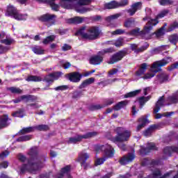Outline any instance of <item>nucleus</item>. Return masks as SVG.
<instances>
[{
	"mask_svg": "<svg viewBox=\"0 0 178 178\" xmlns=\"http://www.w3.org/2000/svg\"><path fill=\"white\" fill-rule=\"evenodd\" d=\"M177 67H178V63H175V64H173L172 65L168 67V70H170V72L175 69H177Z\"/></svg>",
	"mask_w": 178,
	"mask_h": 178,
	"instance_id": "nucleus-63",
	"label": "nucleus"
},
{
	"mask_svg": "<svg viewBox=\"0 0 178 178\" xmlns=\"http://www.w3.org/2000/svg\"><path fill=\"white\" fill-rule=\"evenodd\" d=\"M8 115H4L0 121V129L2 127H6L8 126Z\"/></svg>",
	"mask_w": 178,
	"mask_h": 178,
	"instance_id": "nucleus-36",
	"label": "nucleus"
},
{
	"mask_svg": "<svg viewBox=\"0 0 178 178\" xmlns=\"http://www.w3.org/2000/svg\"><path fill=\"white\" fill-rule=\"evenodd\" d=\"M56 18V15H51V14H44L40 17V20L42 22H46L47 23L51 22V24H47V26L49 27V26H52V24H55V20L54 19Z\"/></svg>",
	"mask_w": 178,
	"mask_h": 178,
	"instance_id": "nucleus-13",
	"label": "nucleus"
},
{
	"mask_svg": "<svg viewBox=\"0 0 178 178\" xmlns=\"http://www.w3.org/2000/svg\"><path fill=\"white\" fill-rule=\"evenodd\" d=\"M95 81V79L94 78H89L86 80H85L80 86L79 88H85V87H87V86H90V84H92Z\"/></svg>",
	"mask_w": 178,
	"mask_h": 178,
	"instance_id": "nucleus-25",
	"label": "nucleus"
},
{
	"mask_svg": "<svg viewBox=\"0 0 178 178\" xmlns=\"http://www.w3.org/2000/svg\"><path fill=\"white\" fill-rule=\"evenodd\" d=\"M97 136L96 132H88L85 135H77L74 137L70 138L68 140V144H76V143H80L83 138H91Z\"/></svg>",
	"mask_w": 178,
	"mask_h": 178,
	"instance_id": "nucleus-8",
	"label": "nucleus"
},
{
	"mask_svg": "<svg viewBox=\"0 0 178 178\" xmlns=\"http://www.w3.org/2000/svg\"><path fill=\"white\" fill-rule=\"evenodd\" d=\"M62 74H63V73H62L60 72L50 74L49 75H47L45 77V80H46L47 83H51V82L54 81V80H58V79H59V77L62 76Z\"/></svg>",
	"mask_w": 178,
	"mask_h": 178,
	"instance_id": "nucleus-17",
	"label": "nucleus"
},
{
	"mask_svg": "<svg viewBox=\"0 0 178 178\" xmlns=\"http://www.w3.org/2000/svg\"><path fill=\"white\" fill-rule=\"evenodd\" d=\"M168 79V76L166 74H161L157 76V80L160 83H163V81H166Z\"/></svg>",
	"mask_w": 178,
	"mask_h": 178,
	"instance_id": "nucleus-39",
	"label": "nucleus"
},
{
	"mask_svg": "<svg viewBox=\"0 0 178 178\" xmlns=\"http://www.w3.org/2000/svg\"><path fill=\"white\" fill-rule=\"evenodd\" d=\"M138 122L140 123V124H138L137 127L138 131H140V130L142 129L143 127H144V126H145V124L149 123V122L147 120V118H145V117H141L138 120Z\"/></svg>",
	"mask_w": 178,
	"mask_h": 178,
	"instance_id": "nucleus-22",
	"label": "nucleus"
},
{
	"mask_svg": "<svg viewBox=\"0 0 178 178\" xmlns=\"http://www.w3.org/2000/svg\"><path fill=\"white\" fill-rule=\"evenodd\" d=\"M141 8H143V3L141 2H136L131 6L127 12L129 16H134V15H136V12L140 10Z\"/></svg>",
	"mask_w": 178,
	"mask_h": 178,
	"instance_id": "nucleus-14",
	"label": "nucleus"
},
{
	"mask_svg": "<svg viewBox=\"0 0 178 178\" xmlns=\"http://www.w3.org/2000/svg\"><path fill=\"white\" fill-rule=\"evenodd\" d=\"M138 101H139L140 105L143 106L144 105V104H145V102H147V101H149V97H142L139 98Z\"/></svg>",
	"mask_w": 178,
	"mask_h": 178,
	"instance_id": "nucleus-51",
	"label": "nucleus"
},
{
	"mask_svg": "<svg viewBox=\"0 0 178 178\" xmlns=\"http://www.w3.org/2000/svg\"><path fill=\"white\" fill-rule=\"evenodd\" d=\"M20 98L21 101L24 102H29V101H33V99H34L33 97L31 95H22Z\"/></svg>",
	"mask_w": 178,
	"mask_h": 178,
	"instance_id": "nucleus-41",
	"label": "nucleus"
},
{
	"mask_svg": "<svg viewBox=\"0 0 178 178\" xmlns=\"http://www.w3.org/2000/svg\"><path fill=\"white\" fill-rule=\"evenodd\" d=\"M32 51L36 55H44V54L45 53V50H44V49H42V47L40 46H35L33 47Z\"/></svg>",
	"mask_w": 178,
	"mask_h": 178,
	"instance_id": "nucleus-27",
	"label": "nucleus"
},
{
	"mask_svg": "<svg viewBox=\"0 0 178 178\" xmlns=\"http://www.w3.org/2000/svg\"><path fill=\"white\" fill-rule=\"evenodd\" d=\"M168 48H169L168 45H163V46H161V47L155 49L153 51V52H154V54H158L159 52H162V51H165V49H168Z\"/></svg>",
	"mask_w": 178,
	"mask_h": 178,
	"instance_id": "nucleus-42",
	"label": "nucleus"
},
{
	"mask_svg": "<svg viewBox=\"0 0 178 178\" xmlns=\"http://www.w3.org/2000/svg\"><path fill=\"white\" fill-rule=\"evenodd\" d=\"M8 90L13 92V94H22V90L19 88L11 87Z\"/></svg>",
	"mask_w": 178,
	"mask_h": 178,
	"instance_id": "nucleus-47",
	"label": "nucleus"
},
{
	"mask_svg": "<svg viewBox=\"0 0 178 178\" xmlns=\"http://www.w3.org/2000/svg\"><path fill=\"white\" fill-rule=\"evenodd\" d=\"M163 104H165V100L163 99V97H160V99L156 102V106L154 108L155 119H161L162 118V115L158 113V112L161 111V107L163 106Z\"/></svg>",
	"mask_w": 178,
	"mask_h": 178,
	"instance_id": "nucleus-12",
	"label": "nucleus"
},
{
	"mask_svg": "<svg viewBox=\"0 0 178 178\" xmlns=\"http://www.w3.org/2000/svg\"><path fill=\"white\" fill-rule=\"evenodd\" d=\"M127 5H129V0H122L118 3V8L126 6Z\"/></svg>",
	"mask_w": 178,
	"mask_h": 178,
	"instance_id": "nucleus-59",
	"label": "nucleus"
},
{
	"mask_svg": "<svg viewBox=\"0 0 178 178\" xmlns=\"http://www.w3.org/2000/svg\"><path fill=\"white\" fill-rule=\"evenodd\" d=\"M155 129H156V125H152L149 127V128L144 132V136H145V137H148L149 136H151V134H152V131H154Z\"/></svg>",
	"mask_w": 178,
	"mask_h": 178,
	"instance_id": "nucleus-37",
	"label": "nucleus"
},
{
	"mask_svg": "<svg viewBox=\"0 0 178 178\" xmlns=\"http://www.w3.org/2000/svg\"><path fill=\"white\" fill-rule=\"evenodd\" d=\"M83 22L84 17H75L67 20L68 23H73L74 24H80V23H83Z\"/></svg>",
	"mask_w": 178,
	"mask_h": 178,
	"instance_id": "nucleus-23",
	"label": "nucleus"
},
{
	"mask_svg": "<svg viewBox=\"0 0 178 178\" xmlns=\"http://www.w3.org/2000/svg\"><path fill=\"white\" fill-rule=\"evenodd\" d=\"M95 151L97 153L103 151L104 152V155L108 158L113 156L115 154V149H113V147L108 144L102 146H96Z\"/></svg>",
	"mask_w": 178,
	"mask_h": 178,
	"instance_id": "nucleus-7",
	"label": "nucleus"
},
{
	"mask_svg": "<svg viewBox=\"0 0 178 178\" xmlns=\"http://www.w3.org/2000/svg\"><path fill=\"white\" fill-rule=\"evenodd\" d=\"M125 31L123 29H117L111 32L112 35H121V34H124Z\"/></svg>",
	"mask_w": 178,
	"mask_h": 178,
	"instance_id": "nucleus-49",
	"label": "nucleus"
},
{
	"mask_svg": "<svg viewBox=\"0 0 178 178\" xmlns=\"http://www.w3.org/2000/svg\"><path fill=\"white\" fill-rule=\"evenodd\" d=\"M73 1H76L78 2L77 4H74V5H80L83 6L84 5H89V3H91V0H72V1H70V2H73Z\"/></svg>",
	"mask_w": 178,
	"mask_h": 178,
	"instance_id": "nucleus-38",
	"label": "nucleus"
},
{
	"mask_svg": "<svg viewBox=\"0 0 178 178\" xmlns=\"http://www.w3.org/2000/svg\"><path fill=\"white\" fill-rule=\"evenodd\" d=\"M29 154V155H31V156H35V155H37V154H38V147H33L31 148Z\"/></svg>",
	"mask_w": 178,
	"mask_h": 178,
	"instance_id": "nucleus-44",
	"label": "nucleus"
},
{
	"mask_svg": "<svg viewBox=\"0 0 178 178\" xmlns=\"http://www.w3.org/2000/svg\"><path fill=\"white\" fill-rule=\"evenodd\" d=\"M9 155V152L5 151L0 154V161H3L5 158H7Z\"/></svg>",
	"mask_w": 178,
	"mask_h": 178,
	"instance_id": "nucleus-56",
	"label": "nucleus"
},
{
	"mask_svg": "<svg viewBox=\"0 0 178 178\" xmlns=\"http://www.w3.org/2000/svg\"><path fill=\"white\" fill-rule=\"evenodd\" d=\"M67 79L72 83H79L81 80V74L77 72L70 73L66 75Z\"/></svg>",
	"mask_w": 178,
	"mask_h": 178,
	"instance_id": "nucleus-15",
	"label": "nucleus"
},
{
	"mask_svg": "<svg viewBox=\"0 0 178 178\" xmlns=\"http://www.w3.org/2000/svg\"><path fill=\"white\" fill-rule=\"evenodd\" d=\"M127 53L126 51H120L115 54L113 55V56L111 58L110 60L108 61V63L110 65H113V63H116V62H119V60H122Z\"/></svg>",
	"mask_w": 178,
	"mask_h": 178,
	"instance_id": "nucleus-11",
	"label": "nucleus"
},
{
	"mask_svg": "<svg viewBox=\"0 0 178 178\" xmlns=\"http://www.w3.org/2000/svg\"><path fill=\"white\" fill-rule=\"evenodd\" d=\"M169 62H172V58L170 57H168L161 60L155 62L152 65L150 69L151 73H147L143 76V80H149V79H152L154 76H155V73H158V72L161 71V67L163 66H166Z\"/></svg>",
	"mask_w": 178,
	"mask_h": 178,
	"instance_id": "nucleus-2",
	"label": "nucleus"
},
{
	"mask_svg": "<svg viewBox=\"0 0 178 178\" xmlns=\"http://www.w3.org/2000/svg\"><path fill=\"white\" fill-rule=\"evenodd\" d=\"M168 13H169V10H164L163 11H161L156 17V19H152V20H156V22H157V23H159L158 22V19H162V17H165V16H166V15H168ZM150 19L151 18L149 17H148Z\"/></svg>",
	"mask_w": 178,
	"mask_h": 178,
	"instance_id": "nucleus-31",
	"label": "nucleus"
},
{
	"mask_svg": "<svg viewBox=\"0 0 178 178\" xmlns=\"http://www.w3.org/2000/svg\"><path fill=\"white\" fill-rule=\"evenodd\" d=\"M127 104H129V102H127V100L119 102L114 106V111H120V109H122V108H124V106H126Z\"/></svg>",
	"mask_w": 178,
	"mask_h": 178,
	"instance_id": "nucleus-28",
	"label": "nucleus"
},
{
	"mask_svg": "<svg viewBox=\"0 0 178 178\" xmlns=\"http://www.w3.org/2000/svg\"><path fill=\"white\" fill-rule=\"evenodd\" d=\"M168 40H169L170 42H171V44H174L175 45H176V43L178 41V37L176 35H172L169 37Z\"/></svg>",
	"mask_w": 178,
	"mask_h": 178,
	"instance_id": "nucleus-46",
	"label": "nucleus"
},
{
	"mask_svg": "<svg viewBox=\"0 0 178 178\" xmlns=\"http://www.w3.org/2000/svg\"><path fill=\"white\" fill-rule=\"evenodd\" d=\"M26 81H42V78L37 76H29L26 79Z\"/></svg>",
	"mask_w": 178,
	"mask_h": 178,
	"instance_id": "nucleus-35",
	"label": "nucleus"
},
{
	"mask_svg": "<svg viewBox=\"0 0 178 178\" xmlns=\"http://www.w3.org/2000/svg\"><path fill=\"white\" fill-rule=\"evenodd\" d=\"M72 49V47L67 44H64L62 47V51H69Z\"/></svg>",
	"mask_w": 178,
	"mask_h": 178,
	"instance_id": "nucleus-62",
	"label": "nucleus"
},
{
	"mask_svg": "<svg viewBox=\"0 0 178 178\" xmlns=\"http://www.w3.org/2000/svg\"><path fill=\"white\" fill-rule=\"evenodd\" d=\"M156 35L158 38H161L163 35H165V27H161L156 33Z\"/></svg>",
	"mask_w": 178,
	"mask_h": 178,
	"instance_id": "nucleus-45",
	"label": "nucleus"
},
{
	"mask_svg": "<svg viewBox=\"0 0 178 178\" xmlns=\"http://www.w3.org/2000/svg\"><path fill=\"white\" fill-rule=\"evenodd\" d=\"M13 116L15 118H24V113H23V110H19L13 114Z\"/></svg>",
	"mask_w": 178,
	"mask_h": 178,
	"instance_id": "nucleus-48",
	"label": "nucleus"
},
{
	"mask_svg": "<svg viewBox=\"0 0 178 178\" xmlns=\"http://www.w3.org/2000/svg\"><path fill=\"white\" fill-rule=\"evenodd\" d=\"M147 67L148 65L147 63L141 64L139 70L136 72V74L138 76H141L142 74H144V73H145V70H147Z\"/></svg>",
	"mask_w": 178,
	"mask_h": 178,
	"instance_id": "nucleus-30",
	"label": "nucleus"
},
{
	"mask_svg": "<svg viewBox=\"0 0 178 178\" xmlns=\"http://www.w3.org/2000/svg\"><path fill=\"white\" fill-rule=\"evenodd\" d=\"M50 6L52 10H55L56 12H58V10H59V6L54 2L50 3Z\"/></svg>",
	"mask_w": 178,
	"mask_h": 178,
	"instance_id": "nucleus-57",
	"label": "nucleus"
},
{
	"mask_svg": "<svg viewBox=\"0 0 178 178\" xmlns=\"http://www.w3.org/2000/svg\"><path fill=\"white\" fill-rule=\"evenodd\" d=\"M51 1H56V0H50ZM72 0H61L60 2V6H62V8H63V5H65L66 6H69V5H70V2H72Z\"/></svg>",
	"mask_w": 178,
	"mask_h": 178,
	"instance_id": "nucleus-53",
	"label": "nucleus"
},
{
	"mask_svg": "<svg viewBox=\"0 0 178 178\" xmlns=\"http://www.w3.org/2000/svg\"><path fill=\"white\" fill-rule=\"evenodd\" d=\"M160 5H172L173 3V1L172 0H159Z\"/></svg>",
	"mask_w": 178,
	"mask_h": 178,
	"instance_id": "nucleus-50",
	"label": "nucleus"
},
{
	"mask_svg": "<svg viewBox=\"0 0 178 178\" xmlns=\"http://www.w3.org/2000/svg\"><path fill=\"white\" fill-rule=\"evenodd\" d=\"M76 35H81L86 40H95L99 35V29L96 26L90 28L83 26L77 31Z\"/></svg>",
	"mask_w": 178,
	"mask_h": 178,
	"instance_id": "nucleus-1",
	"label": "nucleus"
},
{
	"mask_svg": "<svg viewBox=\"0 0 178 178\" xmlns=\"http://www.w3.org/2000/svg\"><path fill=\"white\" fill-rule=\"evenodd\" d=\"M136 26V21L134 18L128 19L124 22V27L129 29V27H134Z\"/></svg>",
	"mask_w": 178,
	"mask_h": 178,
	"instance_id": "nucleus-29",
	"label": "nucleus"
},
{
	"mask_svg": "<svg viewBox=\"0 0 178 178\" xmlns=\"http://www.w3.org/2000/svg\"><path fill=\"white\" fill-rule=\"evenodd\" d=\"M41 168H44V163H41L38 159H31L28 161L27 164H24L20 168V173H24L26 170L31 173H35L37 170H40Z\"/></svg>",
	"mask_w": 178,
	"mask_h": 178,
	"instance_id": "nucleus-4",
	"label": "nucleus"
},
{
	"mask_svg": "<svg viewBox=\"0 0 178 178\" xmlns=\"http://www.w3.org/2000/svg\"><path fill=\"white\" fill-rule=\"evenodd\" d=\"M9 166V162L3 161L0 163V169H6Z\"/></svg>",
	"mask_w": 178,
	"mask_h": 178,
	"instance_id": "nucleus-60",
	"label": "nucleus"
},
{
	"mask_svg": "<svg viewBox=\"0 0 178 178\" xmlns=\"http://www.w3.org/2000/svg\"><path fill=\"white\" fill-rule=\"evenodd\" d=\"M113 44L116 47H122V45H123V38L118 39Z\"/></svg>",
	"mask_w": 178,
	"mask_h": 178,
	"instance_id": "nucleus-54",
	"label": "nucleus"
},
{
	"mask_svg": "<svg viewBox=\"0 0 178 178\" xmlns=\"http://www.w3.org/2000/svg\"><path fill=\"white\" fill-rule=\"evenodd\" d=\"M55 38V35H50L49 37H47L44 40H43L42 43L44 44V45H47V44H49V42H52V41H54Z\"/></svg>",
	"mask_w": 178,
	"mask_h": 178,
	"instance_id": "nucleus-40",
	"label": "nucleus"
},
{
	"mask_svg": "<svg viewBox=\"0 0 178 178\" xmlns=\"http://www.w3.org/2000/svg\"><path fill=\"white\" fill-rule=\"evenodd\" d=\"M32 136L31 135H26V136H22L19 137L18 139H17V141H29V140H31Z\"/></svg>",
	"mask_w": 178,
	"mask_h": 178,
	"instance_id": "nucleus-43",
	"label": "nucleus"
},
{
	"mask_svg": "<svg viewBox=\"0 0 178 178\" xmlns=\"http://www.w3.org/2000/svg\"><path fill=\"white\" fill-rule=\"evenodd\" d=\"M1 42L2 44H5L6 45H10V44H12V42H13V40H12V39L1 40Z\"/></svg>",
	"mask_w": 178,
	"mask_h": 178,
	"instance_id": "nucleus-58",
	"label": "nucleus"
},
{
	"mask_svg": "<svg viewBox=\"0 0 178 178\" xmlns=\"http://www.w3.org/2000/svg\"><path fill=\"white\" fill-rule=\"evenodd\" d=\"M17 12H18L17 9L15 6L10 4L7 6V8L6 10V16H10V17L14 18Z\"/></svg>",
	"mask_w": 178,
	"mask_h": 178,
	"instance_id": "nucleus-16",
	"label": "nucleus"
},
{
	"mask_svg": "<svg viewBox=\"0 0 178 178\" xmlns=\"http://www.w3.org/2000/svg\"><path fill=\"white\" fill-rule=\"evenodd\" d=\"M115 133L117 136L111 138L113 143H123V141H127L131 136V132L123 127H118L115 129Z\"/></svg>",
	"mask_w": 178,
	"mask_h": 178,
	"instance_id": "nucleus-5",
	"label": "nucleus"
},
{
	"mask_svg": "<svg viewBox=\"0 0 178 178\" xmlns=\"http://www.w3.org/2000/svg\"><path fill=\"white\" fill-rule=\"evenodd\" d=\"M106 161V158H102V159H97L95 160V165L96 166H98L99 165H102V163H104V162Z\"/></svg>",
	"mask_w": 178,
	"mask_h": 178,
	"instance_id": "nucleus-55",
	"label": "nucleus"
},
{
	"mask_svg": "<svg viewBox=\"0 0 178 178\" xmlns=\"http://www.w3.org/2000/svg\"><path fill=\"white\" fill-rule=\"evenodd\" d=\"M13 19H15V20H27L29 19V15L27 14H22L19 11H17V13L14 16Z\"/></svg>",
	"mask_w": 178,
	"mask_h": 178,
	"instance_id": "nucleus-21",
	"label": "nucleus"
},
{
	"mask_svg": "<svg viewBox=\"0 0 178 178\" xmlns=\"http://www.w3.org/2000/svg\"><path fill=\"white\" fill-rule=\"evenodd\" d=\"M134 154H129L127 156H124L122 159L120 160V163L121 165H127V163H130V162L134 160Z\"/></svg>",
	"mask_w": 178,
	"mask_h": 178,
	"instance_id": "nucleus-18",
	"label": "nucleus"
},
{
	"mask_svg": "<svg viewBox=\"0 0 178 178\" xmlns=\"http://www.w3.org/2000/svg\"><path fill=\"white\" fill-rule=\"evenodd\" d=\"M18 159L21 161V162H24L26 161V156H24L23 154H19L18 156Z\"/></svg>",
	"mask_w": 178,
	"mask_h": 178,
	"instance_id": "nucleus-64",
	"label": "nucleus"
},
{
	"mask_svg": "<svg viewBox=\"0 0 178 178\" xmlns=\"http://www.w3.org/2000/svg\"><path fill=\"white\" fill-rule=\"evenodd\" d=\"M63 7L64 9H75L78 13H87V12H90L91 10V8L88 7H84L83 6L80 5H73L72 3H70L69 6L63 5Z\"/></svg>",
	"mask_w": 178,
	"mask_h": 178,
	"instance_id": "nucleus-9",
	"label": "nucleus"
},
{
	"mask_svg": "<svg viewBox=\"0 0 178 178\" xmlns=\"http://www.w3.org/2000/svg\"><path fill=\"white\" fill-rule=\"evenodd\" d=\"M143 20H147V23L144 27L143 31H140V29H136L132 30L129 34L131 35H145V34H149L151 31H152V29H154V26H156L158 24V22L156 20L151 19L148 16H146L143 18Z\"/></svg>",
	"mask_w": 178,
	"mask_h": 178,
	"instance_id": "nucleus-3",
	"label": "nucleus"
},
{
	"mask_svg": "<svg viewBox=\"0 0 178 178\" xmlns=\"http://www.w3.org/2000/svg\"><path fill=\"white\" fill-rule=\"evenodd\" d=\"M69 172H70V166L67 165L65 168L61 170V176L67 175L68 178H72V177L69 175Z\"/></svg>",
	"mask_w": 178,
	"mask_h": 178,
	"instance_id": "nucleus-33",
	"label": "nucleus"
},
{
	"mask_svg": "<svg viewBox=\"0 0 178 178\" xmlns=\"http://www.w3.org/2000/svg\"><path fill=\"white\" fill-rule=\"evenodd\" d=\"M120 17V14L117 13L113 15H110L106 18V22L111 23V22H113V20H116V19H119Z\"/></svg>",
	"mask_w": 178,
	"mask_h": 178,
	"instance_id": "nucleus-34",
	"label": "nucleus"
},
{
	"mask_svg": "<svg viewBox=\"0 0 178 178\" xmlns=\"http://www.w3.org/2000/svg\"><path fill=\"white\" fill-rule=\"evenodd\" d=\"M40 130V131H45L48 130L49 127L47 125H38L35 127H26L24 128L20 131L21 134H27V133H31V131H34V130Z\"/></svg>",
	"mask_w": 178,
	"mask_h": 178,
	"instance_id": "nucleus-10",
	"label": "nucleus"
},
{
	"mask_svg": "<svg viewBox=\"0 0 178 178\" xmlns=\"http://www.w3.org/2000/svg\"><path fill=\"white\" fill-rule=\"evenodd\" d=\"M116 8H119V2L115 1H113L105 5V9H115Z\"/></svg>",
	"mask_w": 178,
	"mask_h": 178,
	"instance_id": "nucleus-26",
	"label": "nucleus"
},
{
	"mask_svg": "<svg viewBox=\"0 0 178 178\" xmlns=\"http://www.w3.org/2000/svg\"><path fill=\"white\" fill-rule=\"evenodd\" d=\"M149 149H156L155 144L154 143H148L147 148L142 147L140 150V153L141 155H145Z\"/></svg>",
	"mask_w": 178,
	"mask_h": 178,
	"instance_id": "nucleus-20",
	"label": "nucleus"
},
{
	"mask_svg": "<svg viewBox=\"0 0 178 178\" xmlns=\"http://www.w3.org/2000/svg\"><path fill=\"white\" fill-rule=\"evenodd\" d=\"M118 72H119V70H118L116 68H113L108 72V76H113L114 74H116V73H118Z\"/></svg>",
	"mask_w": 178,
	"mask_h": 178,
	"instance_id": "nucleus-61",
	"label": "nucleus"
},
{
	"mask_svg": "<svg viewBox=\"0 0 178 178\" xmlns=\"http://www.w3.org/2000/svg\"><path fill=\"white\" fill-rule=\"evenodd\" d=\"M69 88V86L66 85L60 86L54 88L56 91H65Z\"/></svg>",
	"mask_w": 178,
	"mask_h": 178,
	"instance_id": "nucleus-52",
	"label": "nucleus"
},
{
	"mask_svg": "<svg viewBox=\"0 0 178 178\" xmlns=\"http://www.w3.org/2000/svg\"><path fill=\"white\" fill-rule=\"evenodd\" d=\"M113 102V99H110L108 100H107L106 102V104L104 105H99V104H97V105H95V106H92V111H95V109H101L102 108H105V106H108V105H112V103Z\"/></svg>",
	"mask_w": 178,
	"mask_h": 178,
	"instance_id": "nucleus-24",
	"label": "nucleus"
},
{
	"mask_svg": "<svg viewBox=\"0 0 178 178\" xmlns=\"http://www.w3.org/2000/svg\"><path fill=\"white\" fill-rule=\"evenodd\" d=\"M111 52H113V49L108 48L102 50L97 54V55L90 58V65H101V63H102L104 60V55H105V54H109Z\"/></svg>",
	"mask_w": 178,
	"mask_h": 178,
	"instance_id": "nucleus-6",
	"label": "nucleus"
},
{
	"mask_svg": "<svg viewBox=\"0 0 178 178\" xmlns=\"http://www.w3.org/2000/svg\"><path fill=\"white\" fill-rule=\"evenodd\" d=\"M140 92L141 90H137L125 94L124 97V98H131L136 97V95H138V94H140Z\"/></svg>",
	"mask_w": 178,
	"mask_h": 178,
	"instance_id": "nucleus-32",
	"label": "nucleus"
},
{
	"mask_svg": "<svg viewBox=\"0 0 178 178\" xmlns=\"http://www.w3.org/2000/svg\"><path fill=\"white\" fill-rule=\"evenodd\" d=\"M90 158V156L86 152H81L79 154L78 161L81 163L82 166H84L86 161Z\"/></svg>",
	"mask_w": 178,
	"mask_h": 178,
	"instance_id": "nucleus-19",
	"label": "nucleus"
}]
</instances>
